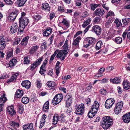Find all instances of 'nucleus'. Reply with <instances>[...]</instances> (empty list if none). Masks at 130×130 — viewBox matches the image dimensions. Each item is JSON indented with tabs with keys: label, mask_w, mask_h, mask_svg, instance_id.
Wrapping results in <instances>:
<instances>
[{
	"label": "nucleus",
	"mask_w": 130,
	"mask_h": 130,
	"mask_svg": "<svg viewBox=\"0 0 130 130\" xmlns=\"http://www.w3.org/2000/svg\"><path fill=\"white\" fill-rule=\"evenodd\" d=\"M102 120V127L105 129L108 128L113 124V120L109 116L103 117Z\"/></svg>",
	"instance_id": "nucleus-2"
},
{
	"label": "nucleus",
	"mask_w": 130,
	"mask_h": 130,
	"mask_svg": "<svg viewBox=\"0 0 130 130\" xmlns=\"http://www.w3.org/2000/svg\"><path fill=\"white\" fill-rule=\"evenodd\" d=\"M33 126L32 123H28L23 125V130H31L32 129Z\"/></svg>",
	"instance_id": "nucleus-20"
},
{
	"label": "nucleus",
	"mask_w": 130,
	"mask_h": 130,
	"mask_svg": "<svg viewBox=\"0 0 130 130\" xmlns=\"http://www.w3.org/2000/svg\"><path fill=\"white\" fill-rule=\"evenodd\" d=\"M28 57L27 56L25 57L24 58V64H27L29 63L30 62V60H28Z\"/></svg>",
	"instance_id": "nucleus-56"
},
{
	"label": "nucleus",
	"mask_w": 130,
	"mask_h": 130,
	"mask_svg": "<svg viewBox=\"0 0 130 130\" xmlns=\"http://www.w3.org/2000/svg\"><path fill=\"white\" fill-rule=\"evenodd\" d=\"M19 19V22L20 25H22L26 26L28 24L29 22L28 19L27 18H24Z\"/></svg>",
	"instance_id": "nucleus-16"
},
{
	"label": "nucleus",
	"mask_w": 130,
	"mask_h": 130,
	"mask_svg": "<svg viewBox=\"0 0 130 130\" xmlns=\"http://www.w3.org/2000/svg\"><path fill=\"white\" fill-rule=\"evenodd\" d=\"M93 21L95 24H99L101 22V20L99 17H96L93 19Z\"/></svg>",
	"instance_id": "nucleus-46"
},
{
	"label": "nucleus",
	"mask_w": 130,
	"mask_h": 130,
	"mask_svg": "<svg viewBox=\"0 0 130 130\" xmlns=\"http://www.w3.org/2000/svg\"><path fill=\"white\" fill-rule=\"evenodd\" d=\"M17 78H16V75H13L10 78L9 80V82H13L14 80H16Z\"/></svg>",
	"instance_id": "nucleus-52"
},
{
	"label": "nucleus",
	"mask_w": 130,
	"mask_h": 130,
	"mask_svg": "<svg viewBox=\"0 0 130 130\" xmlns=\"http://www.w3.org/2000/svg\"><path fill=\"white\" fill-rule=\"evenodd\" d=\"M6 43L0 42V49H3L5 47Z\"/></svg>",
	"instance_id": "nucleus-58"
},
{
	"label": "nucleus",
	"mask_w": 130,
	"mask_h": 130,
	"mask_svg": "<svg viewBox=\"0 0 130 130\" xmlns=\"http://www.w3.org/2000/svg\"><path fill=\"white\" fill-rule=\"evenodd\" d=\"M46 84L48 87H54L56 85L54 82L52 81H48L47 82Z\"/></svg>",
	"instance_id": "nucleus-40"
},
{
	"label": "nucleus",
	"mask_w": 130,
	"mask_h": 130,
	"mask_svg": "<svg viewBox=\"0 0 130 130\" xmlns=\"http://www.w3.org/2000/svg\"><path fill=\"white\" fill-rule=\"evenodd\" d=\"M92 86L91 84H89L88 85L85 89L86 91H88L89 92L91 90Z\"/></svg>",
	"instance_id": "nucleus-59"
},
{
	"label": "nucleus",
	"mask_w": 130,
	"mask_h": 130,
	"mask_svg": "<svg viewBox=\"0 0 130 130\" xmlns=\"http://www.w3.org/2000/svg\"><path fill=\"white\" fill-rule=\"evenodd\" d=\"M95 41V40L94 38L91 37H88L84 41L83 47L87 48L89 46L93 44Z\"/></svg>",
	"instance_id": "nucleus-3"
},
{
	"label": "nucleus",
	"mask_w": 130,
	"mask_h": 130,
	"mask_svg": "<svg viewBox=\"0 0 130 130\" xmlns=\"http://www.w3.org/2000/svg\"><path fill=\"white\" fill-rule=\"evenodd\" d=\"M105 70V68H101L98 71V73L96 74L95 75V76L96 78H98L100 77H101L103 76L102 73L104 72Z\"/></svg>",
	"instance_id": "nucleus-28"
},
{
	"label": "nucleus",
	"mask_w": 130,
	"mask_h": 130,
	"mask_svg": "<svg viewBox=\"0 0 130 130\" xmlns=\"http://www.w3.org/2000/svg\"><path fill=\"white\" fill-rule=\"evenodd\" d=\"M122 22L123 24L125 25H127L130 22V18H126L125 19H122Z\"/></svg>",
	"instance_id": "nucleus-42"
},
{
	"label": "nucleus",
	"mask_w": 130,
	"mask_h": 130,
	"mask_svg": "<svg viewBox=\"0 0 130 130\" xmlns=\"http://www.w3.org/2000/svg\"><path fill=\"white\" fill-rule=\"evenodd\" d=\"M18 29V25L17 24H14L11 26L10 29V31L12 34H13L17 31Z\"/></svg>",
	"instance_id": "nucleus-26"
},
{
	"label": "nucleus",
	"mask_w": 130,
	"mask_h": 130,
	"mask_svg": "<svg viewBox=\"0 0 130 130\" xmlns=\"http://www.w3.org/2000/svg\"><path fill=\"white\" fill-rule=\"evenodd\" d=\"M122 85L125 89L128 90L130 88V84L127 80H125L123 83Z\"/></svg>",
	"instance_id": "nucleus-23"
},
{
	"label": "nucleus",
	"mask_w": 130,
	"mask_h": 130,
	"mask_svg": "<svg viewBox=\"0 0 130 130\" xmlns=\"http://www.w3.org/2000/svg\"><path fill=\"white\" fill-rule=\"evenodd\" d=\"M63 98V96L62 94H58L55 95L52 100L53 105H55L59 104Z\"/></svg>",
	"instance_id": "nucleus-4"
},
{
	"label": "nucleus",
	"mask_w": 130,
	"mask_h": 130,
	"mask_svg": "<svg viewBox=\"0 0 130 130\" xmlns=\"http://www.w3.org/2000/svg\"><path fill=\"white\" fill-rule=\"evenodd\" d=\"M6 94L3 93L0 97V112L3 111V106L4 105L3 104L7 100V99L5 96Z\"/></svg>",
	"instance_id": "nucleus-9"
},
{
	"label": "nucleus",
	"mask_w": 130,
	"mask_h": 130,
	"mask_svg": "<svg viewBox=\"0 0 130 130\" xmlns=\"http://www.w3.org/2000/svg\"><path fill=\"white\" fill-rule=\"evenodd\" d=\"M91 21V19L88 18L86 21L84 22V24L82 25V26L83 27L86 26L90 24Z\"/></svg>",
	"instance_id": "nucleus-47"
},
{
	"label": "nucleus",
	"mask_w": 130,
	"mask_h": 130,
	"mask_svg": "<svg viewBox=\"0 0 130 130\" xmlns=\"http://www.w3.org/2000/svg\"><path fill=\"white\" fill-rule=\"evenodd\" d=\"M24 111V108L22 105H19L18 109V112L21 114H22Z\"/></svg>",
	"instance_id": "nucleus-51"
},
{
	"label": "nucleus",
	"mask_w": 130,
	"mask_h": 130,
	"mask_svg": "<svg viewBox=\"0 0 130 130\" xmlns=\"http://www.w3.org/2000/svg\"><path fill=\"white\" fill-rule=\"evenodd\" d=\"M59 53V50H56L54 52V54L52 55L50 57V60L49 62L50 63H51L52 62L55 57V56L56 55V57L57 58H60L61 57V58H62L63 56H57V55L58 54V53Z\"/></svg>",
	"instance_id": "nucleus-18"
},
{
	"label": "nucleus",
	"mask_w": 130,
	"mask_h": 130,
	"mask_svg": "<svg viewBox=\"0 0 130 130\" xmlns=\"http://www.w3.org/2000/svg\"><path fill=\"white\" fill-rule=\"evenodd\" d=\"M41 47L45 49H46L47 46L46 45V43L45 42H44L42 43L41 45Z\"/></svg>",
	"instance_id": "nucleus-61"
},
{
	"label": "nucleus",
	"mask_w": 130,
	"mask_h": 130,
	"mask_svg": "<svg viewBox=\"0 0 130 130\" xmlns=\"http://www.w3.org/2000/svg\"><path fill=\"white\" fill-rule=\"evenodd\" d=\"M31 99L30 102L34 103H35L37 100L36 97L34 95H31Z\"/></svg>",
	"instance_id": "nucleus-53"
},
{
	"label": "nucleus",
	"mask_w": 130,
	"mask_h": 130,
	"mask_svg": "<svg viewBox=\"0 0 130 130\" xmlns=\"http://www.w3.org/2000/svg\"><path fill=\"white\" fill-rule=\"evenodd\" d=\"M121 78L119 77H116L113 79H110V80L111 82H112L113 84H116L120 83L121 82Z\"/></svg>",
	"instance_id": "nucleus-24"
},
{
	"label": "nucleus",
	"mask_w": 130,
	"mask_h": 130,
	"mask_svg": "<svg viewBox=\"0 0 130 130\" xmlns=\"http://www.w3.org/2000/svg\"><path fill=\"white\" fill-rule=\"evenodd\" d=\"M58 10L61 13L66 12V10L63 6H59Z\"/></svg>",
	"instance_id": "nucleus-49"
},
{
	"label": "nucleus",
	"mask_w": 130,
	"mask_h": 130,
	"mask_svg": "<svg viewBox=\"0 0 130 130\" xmlns=\"http://www.w3.org/2000/svg\"><path fill=\"white\" fill-rule=\"evenodd\" d=\"M9 124L12 127H18L19 125V123L13 121H10L9 123Z\"/></svg>",
	"instance_id": "nucleus-37"
},
{
	"label": "nucleus",
	"mask_w": 130,
	"mask_h": 130,
	"mask_svg": "<svg viewBox=\"0 0 130 130\" xmlns=\"http://www.w3.org/2000/svg\"><path fill=\"white\" fill-rule=\"evenodd\" d=\"M68 42V40L67 39L66 40L63 45L62 47L63 50H62L59 51V53L57 55V56L58 57L60 56H61H61H62V58L61 59L62 60H63L64 59L66 56L69 51L70 50L69 49Z\"/></svg>",
	"instance_id": "nucleus-1"
},
{
	"label": "nucleus",
	"mask_w": 130,
	"mask_h": 130,
	"mask_svg": "<svg viewBox=\"0 0 130 130\" xmlns=\"http://www.w3.org/2000/svg\"><path fill=\"white\" fill-rule=\"evenodd\" d=\"M42 60V57H40L38 59H37L36 61H35L30 66V69L32 71L36 67H37L38 65L40 64Z\"/></svg>",
	"instance_id": "nucleus-10"
},
{
	"label": "nucleus",
	"mask_w": 130,
	"mask_h": 130,
	"mask_svg": "<svg viewBox=\"0 0 130 130\" xmlns=\"http://www.w3.org/2000/svg\"><path fill=\"white\" fill-rule=\"evenodd\" d=\"M90 6L91 9L93 11L96 8L98 7H100V5L92 4L90 5Z\"/></svg>",
	"instance_id": "nucleus-43"
},
{
	"label": "nucleus",
	"mask_w": 130,
	"mask_h": 130,
	"mask_svg": "<svg viewBox=\"0 0 130 130\" xmlns=\"http://www.w3.org/2000/svg\"><path fill=\"white\" fill-rule=\"evenodd\" d=\"M29 38V37L27 36L24 38L22 40L21 44L22 45H26L27 44L28 40Z\"/></svg>",
	"instance_id": "nucleus-33"
},
{
	"label": "nucleus",
	"mask_w": 130,
	"mask_h": 130,
	"mask_svg": "<svg viewBox=\"0 0 130 130\" xmlns=\"http://www.w3.org/2000/svg\"><path fill=\"white\" fill-rule=\"evenodd\" d=\"M50 7L48 3H44L42 5V9L45 12H49L50 10Z\"/></svg>",
	"instance_id": "nucleus-15"
},
{
	"label": "nucleus",
	"mask_w": 130,
	"mask_h": 130,
	"mask_svg": "<svg viewBox=\"0 0 130 130\" xmlns=\"http://www.w3.org/2000/svg\"><path fill=\"white\" fill-rule=\"evenodd\" d=\"M45 124V122L43 121V120H41L40 121V126L39 127V128L40 129H41L43 127Z\"/></svg>",
	"instance_id": "nucleus-63"
},
{
	"label": "nucleus",
	"mask_w": 130,
	"mask_h": 130,
	"mask_svg": "<svg viewBox=\"0 0 130 130\" xmlns=\"http://www.w3.org/2000/svg\"><path fill=\"white\" fill-rule=\"evenodd\" d=\"M100 93L103 95H105L107 94V92L105 89H102L100 90Z\"/></svg>",
	"instance_id": "nucleus-57"
},
{
	"label": "nucleus",
	"mask_w": 130,
	"mask_h": 130,
	"mask_svg": "<svg viewBox=\"0 0 130 130\" xmlns=\"http://www.w3.org/2000/svg\"><path fill=\"white\" fill-rule=\"evenodd\" d=\"M21 85L23 87H25L27 89H29L31 85V83L28 80H25L23 81L21 83Z\"/></svg>",
	"instance_id": "nucleus-22"
},
{
	"label": "nucleus",
	"mask_w": 130,
	"mask_h": 130,
	"mask_svg": "<svg viewBox=\"0 0 130 130\" xmlns=\"http://www.w3.org/2000/svg\"><path fill=\"white\" fill-rule=\"evenodd\" d=\"M24 92L22 90L20 89L17 90L15 94V96L17 98L21 97L23 95Z\"/></svg>",
	"instance_id": "nucleus-25"
},
{
	"label": "nucleus",
	"mask_w": 130,
	"mask_h": 130,
	"mask_svg": "<svg viewBox=\"0 0 130 130\" xmlns=\"http://www.w3.org/2000/svg\"><path fill=\"white\" fill-rule=\"evenodd\" d=\"M6 5H12L13 3V2L11 0H3Z\"/></svg>",
	"instance_id": "nucleus-50"
},
{
	"label": "nucleus",
	"mask_w": 130,
	"mask_h": 130,
	"mask_svg": "<svg viewBox=\"0 0 130 130\" xmlns=\"http://www.w3.org/2000/svg\"><path fill=\"white\" fill-rule=\"evenodd\" d=\"M26 1L27 0H17V3L18 6L20 7L23 6L26 2Z\"/></svg>",
	"instance_id": "nucleus-30"
},
{
	"label": "nucleus",
	"mask_w": 130,
	"mask_h": 130,
	"mask_svg": "<svg viewBox=\"0 0 130 130\" xmlns=\"http://www.w3.org/2000/svg\"><path fill=\"white\" fill-rule=\"evenodd\" d=\"M29 98L27 97H24L22 99V102L23 103L26 104L29 102Z\"/></svg>",
	"instance_id": "nucleus-44"
},
{
	"label": "nucleus",
	"mask_w": 130,
	"mask_h": 130,
	"mask_svg": "<svg viewBox=\"0 0 130 130\" xmlns=\"http://www.w3.org/2000/svg\"><path fill=\"white\" fill-rule=\"evenodd\" d=\"M120 0H112L111 2L113 3H115L116 5L119 4L120 3Z\"/></svg>",
	"instance_id": "nucleus-62"
},
{
	"label": "nucleus",
	"mask_w": 130,
	"mask_h": 130,
	"mask_svg": "<svg viewBox=\"0 0 130 130\" xmlns=\"http://www.w3.org/2000/svg\"><path fill=\"white\" fill-rule=\"evenodd\" d=\"M26 26L23 25H20V24L18 32H20V33H21L23 32L24 29Z\"/></svg>",
	"instance_id": "nucleus-45"
},
{
	"label": "nucleus",
	"mask_w": 130,
	"mask_h": 130,
	"mask_svg": "<svg viewBox=\"0 0 130 130\" xmlns=\"http://www.w3.org/2000/svg\"><path fill=\"white\" fill-rule=\"evenodd\" d=\"M75 112L76 114L77 115L81 114V105L80 104L78 106Z\"/></svg>",
	"instance_id": "nucleus-39"
},
{
	"label": "nucleus",
	"mask_w": 130,
	"mask_h": 130,
	"mask_svg": "<svg viewBox=\"0 0 130 130\" xmlns=\"http://www.w3.org/2000/svg\"><path fill=\"white\" fill-rule=\"evenodd\" d=\"M39 48V46L36 45L32 46L29 52L30 54L32 55L38 52Z\"/></svg>",
	"instance_id": "nucleus-17"
},
{
	"label": "nucleus",
	"mask_w": 130,
	"mask_h": 130,
	"mask_svg": "<svg viewBox=\"0 0 130 130\" xmlns=\"http://www.w3.org/2000/svg\"><path fill=\"white\" fill-rule=\"evenodd\" d=\"M105 12L102 8H98L93 13L92 17H94L95 15L101 17L105 13Z\"/></svg>",
	"instance_id": "nucleus-7"
},
{
	"label": "nucleus",
	"mask_w": 130,
	"mask_h": 130,
	"mask_svg": "<svg viewBox=\"0 0 130 130\" xmlns=\"http://www.w3.org/2000/svg\"><path fill=\"white\" fill-rule=\"evenodd\" d=\"M58 121V117L54 116L53 117V124L55 125L56 124Z\"/></svg>",
	"instance_id": "nucleus-48"
},
{
	"label": "nucleus",
	"mask_w": 130,
	"mask_h": 130,
	"mask_svg": "<svg viewBox=\"0 0 130 130\" xmlns=\"http://www.w3.org/2000/svg\"><path fill=\"white\" fill-rule=\"evenodd\" d=\"M18 13V11L16 10H14L10 14L8 17V19L10 22L14 21L16 18Z\"/></svg>",
	"instance_id": "nucleus-6"
},
{
	"label": "nucleus",
	"mask_w": 130,
	"mask_h": 130,
	"mask_svg": "<svg viewBox=\"0 0 130 130\" xmlns=\"http://www.w3.org/2000/svg\"><path fill=\"white\" fill-rule=\"evenodd\" d=\"M122 38L120 37H116L114 40V41L117 44H120L122 42Z\"/></svg>",
	"instance_id": "nucleus-38"
},
{
	"label": "nucleus",
	"mask_w": 130,
	"mask_h": 130,
	"mask_svg": "<svg viewBox=\"0 0 130 130\" xmlns=\"http://www.w3.org/2000/svg\"><path fill=\"white\" fill-rule=\"evenodd\" d=\"M81 39V37H78L75 39L73 41L72 44L73 45L77 46L79 44L80 40Z\"/></svg>",
	"instance_id": "nucleus-31"
},
{
	"label": "nucleus",
	"mask_w": 130,
	"mask_h": 130,
	"mask_svg": "<svg viewBox=\"0 0 130 130\" xmlns=\"http://www.w3.org/2000/svg\"><path fill=\"white\" fill-rule=\"evenodd\" d=\"M0 42L6 43V37L4 36H1L0 37Z\"/></svg>",
	"instance_id": "nucleus-55"
},
{
	"label": "nucleus",
	"mask_w": 130,
	"mask_h": 130,
	"mask_svg": "<svg viewBox=\"0 0 130 130\" xmlns=\"http://www.w3.org/2000/svg\"><path fill=\"white\" fill-rule=\"evenodd\" d=\"M42 18V16L39 14H37L32 16V18L34 22H37L39 20H40Z\"/></svg>",
	"instance_id": "nucleus-29"
},
{
	"label": "nucleus",
	"mask_w": 130,
	"mask_h": 130,
	"mask_svg": "<svg viewBox=\"0 0 130 130\" xmlns=\"http://www.w3.org/2000/svg\"><path fill=\"white\" fill-rule=\"evenodd\" d=\"M95 115V114L92 112L91 110L88 113V116L89 118H93Z\"/></svg>",
	"instance_id": "nucleus-54"
},
{
	"label": "nucleus",
	"mask_w": 130,
	"mask_h": 130,
	"mask_svg": "<svg viewBox=\"0 0 130 130\" xmlns=\"http://www.w3.org/2000/svg\"><path fill=\"white\" fill-rule=\"evenodd\" d=\"M17 62L16 59L14 58L10 60L9 62V66L10 67H11L15 66Z\"/></svg>",
	"instance_id": "nucleus-34"
},
{
	"label": "nucleus",
	"mask_w": 130,
	"mask_h": 130,
	"mask_svg": "<svg viewBox=\"0 0 130 130\" xmlns=\"http://www.w3.org/2000/svg\"><path fill=\"white\" fill-rule=\"evenodd\" d=\"M123 105V102L121 101L119 102L116 104L115 108V112L116 114H118L120 113L122 110Z\"/></svg>",
	"instance_id": "nucleus-5"
},
{
	"label": "nucleus",
	"mask_w": 130,
	"mask_h": 130,
	"mask_svg": "<svg viewBox=\"0 0 130 130\" xmlns=\"http://www.w3.org/2000/svg\"><path fill=\"white\" fill-rule=\"evenodd\" d=\"M113 21V20L112 18H111L108 19L106 21L105 25V27L107 28H109L111 26Z\"/></svg>",
	"instance_id": "nucleus-27"
},
{
	"label": "nucleus",
	"mask_w": 130,
	"mask_h": 130,
	"mask_svg": "<svg viewBox=\"0 0 130 130\" xmlns=\"http://www.w3.org/2000/svg\"><path fill=\"white\" fill-rule=\"evenodd\" d=\"M36 85L37 87L39 89L41 87L42 85L41 80L40 79H37L36 82Z\"/></svg>",
	"instance_id": "nucleus-41"
},
{
	"label": "nucleus",
	"mask_w": 130,
	"mask_h": 130,
	"mask_svg": "<svg viewBox=\"0 0 130 130\" xmlns=\"http://www.w3.org/2000/svg\"><path fill=\"white\" fill-rule=\"evenodd\" d=\"M52 32V29L50 27L47 28L45 30H44L43 32V35L44 36L47 37Z\"/></svg>",
	"instance_id": "nucleus-19"
},
{
	"label": "nucleus",
	"mask_w": 130,
	"mask_h": 130,
	"mask_svg": "<svg viewBox=\"0 0 130 130\" xmlns=\"http://www.w3.org/2000/svg\"><path fill=\"white\" fill-rule=\"evenodd\" d=\"M92 31H94L96 34L100 35L101 33V28L99 26L95 25L93 27Z\"/></svg>",
	"instance_id": "nucleus-12"
},
{
	"label": "nucleus",
	"mask_w": 130,
	"mask_h": 130,
	"mask_svg": "<svg viewBox=\"0 0 130 130\" xmlns=\"http://www.w3.org/2000/svg\"><path fill=\"white\" fill-rule=\"evenodd\" d=\"M13 53L12 51H9L8 52V54L7 55V58H9L10 57L13 56Z\"/></svg>",
	"instance_id": "nucleus-64"
},
{
	"label": "nucleus",
	"mask_w": 130,
	"mask_h": 130,
	"mask_svg": "<svg viewBox=\"0 0 130 130\" xmlns=\"http://www.w3.org/2000/svg\"><path fill=\"white\" fill-rule=\"evenodd\" d=\"M63 25L66 28H68L69 26V23L66 19L63 18L62 21L61 22Z\"/></svg>",
	"instance_id": "nucleus-35"
},
{
	"label": "nucleus",
	"mask_w": 130,
	"mask_h": 130,
	"mask_svg": "<svg viewBox=\"0 0 130 130\" xmlns=\"http://www.w3.org/2000/svg\"><path fill=\"white\" fill-rule=\"evenodd\" d=\"M7 111L11 115H13L16 114V112L12 106H8L7 108Z\"/></svg>",
	"instance_id": "nucleus-21"
},
{
	"label": "nucleus",
	"mask_w": 130,
	"mask_h": 130,
	"mask_svg": "<svg viewBox=\"0 0 130 130\" xmlns=\"http://www.w3.org/2000/svg\"><path fill=\"white\" fill-rule=\"evenodd\" d=\"M99 107V104L98 102L95 101L94 104L91 107V111L92 112L95 114L98 110Z\"/></svg>",
	"instance_id": "nucleus-11"
},
{
	"label": "nucleus",
	"mask_w": 130,
	"mask_h": 130,
	"mask_svg": "<svg viewBox=\"0 0 130 130\" xmlns=\"http://www.w3.org/2000/svg\"><path fill=\"white\" fill-rule=\"evenodd\" d=\"M114 12L111 11H109V12H108V13L106 15V18H107L109 17H111V16H114Z\"/></svg>",
	"instance_id": "nucleus-60"
},
{
	"label": "nucleus",
	"mask_w": 130,
	"mask_h": 130,
	"mask_svg": "<svg viewBox=\"0 0 130 130\" xmlns=\"http://www.w3.org/2000/svg\"><path fill=\"white\" fill-rule=\"evenodd\" d=\"M115 102V100L113 98H111L107 99L106 100L105 104V108L107 109L110 108L114 103Z\"/></svg>",
	"instance_id": "nucleus-8"
},
{
	"label": "nucleus",
	"mask_w": 130,
	"mask_h": 130,
	"mask_svg": "<svg viewBox=\"0 0 130 130\" xmlns=\"http://www.w3.org/2000/svg\"><path fill=\"white\" fill-rule=\"evenodd\" d=\"M116 30L113 29L111 27L110 29L108 30L107 36L108 38H111L114 37L115 35Z\"/></svg>",
	"instance_id": "nucleus-14"
},
{
	"label": "nucleus",
	"mask_w": 130,
	"mask_h": 130,
	"mask_svg": "<svg viewBox=\"0 0 130 130\" xmlns=\"http://www.w3.org/2000/svg\"><path fill=\"white\" fill-rule=\"evenodd\" d=\"M103 43L101 41H98L96 44L95 49L97 50L100 49L101 46L103 45Z\"/></svg>",
	"instance_id": "nucleus-36"
},
{
	"label": "nucleus",
	"mask_w": 130,
	"mask_h": 130,
	"mask_svg": "<svg viewBox=\"0 0 130 130\" xmlns=\"http://www.w3.org/2000/svg\"><path fill=\"white\" fill-rule=\"evenodd\" d=\"M49 107V102L47 101L44 104L43 107V110L45 112H47Z\"/></svg>",
	"instance_id": "nucleus-32"
},
{
	"label": "nucleus",
	"mask_w": 130,
	"mask_h": 130,
	"mask_svg": "<svg viewBox=\"0 0 130 130\" xmlns=\"http://www.w3.org/2000/svg\"><path fill=\"white\" fill-rule=\"evenodd\" d=\"M122 119L124 122L128 123L130 122V112L122 116Z\"/></svg>",
	"instance_id": "nucleus-13"
}]
</instances>
